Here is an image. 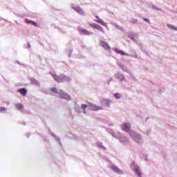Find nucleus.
I'll return each instance as SVG.
<instances>
[{"mask_svg": "<svg viewBox=\"0 0 177 177\" xmlns=\"http://www.w3.org/2000/svg\"><path fill=\"white\" fill-rule=\"evenodd\" d=\"M59 97L61 99H66V100H70L71 99V97L68 95V94L66 93H62L59 94Z\"/></svg>", "mask_w": 177, "mask_h": 177, "instance_id": "8", "label": "nucleus"}, {"mask_svg": "<svg viewBox=\"0 0 177 177\" xmlns=\"http://www.w3.org/2000/svg\"><path fill=\"white\" fill-rule=\"evenodd\" d=\"M50 91H51V92H53L54 93H57V88H51Z\"/></svg>", "mask_w": 177, "mask_h": 177, "instance_id": "22", "label": "nucleus"}, {"mask_svg": "<svg viewBox=\"0 0 177 177\" xmlns=\"http://www.w3.org/2000/svg\"><path fill=\"white\" fill-rule=\"evenodd\" d=\"M130 136L132 138H134V140H136V142H138V143H140V142L138 141V140H140V136L136 135V133L135 131H131Z\"/></svg>", "mask_w": 177, "mask_h": 177, "instance_id": "6", "label": "nucleus"}, {"mask_svg": "<svg viewBox=\"0 0 177 177\" xmlns=\"http://www.w3.org/2000/svg\"><path fill=\"white\" fill-rule=\"evenodd\" d=\"M145 21H146L147 23H149V24H150V19H147V18H144L143 19Z\"/></svg>", "mask_w": 177, "mask_h": 177, "instance_id": "24", "label": "nucleus"}, {"mask_svg": "<svg viewBox=\"0 0 177 177\" xmlns=\"http://www.w3.org/2000/svg\"><path fill=\"white\" fill-rule=\"evenodd\" d=\"M16 108L17 109V110H23V104H16Z\"/></svg>", "mask_w": 177, "mask_h": 177, "instance_id": "20", "label": "nucleus"}, {"mask_svg": "<svg viewBox=\"0 0 177 177\" xmlns=\"http://www.w3.org/2000/svg\"><path fill=\"white\" fill-rule=\"evenodd\" d=\"M78 30L80 31V34H82V35H91V32L82 28H78Z\"/></svg>", "mask_w": 177, "mask_h": 177, "instance_id": "7", "label": "nucleus"}, {"mask_svg": "<svg viewBox=\"0 0 177 177\" xmlns=\"http://www.w3.org/2000/svg\"><path fill=\"white\" fill-rule=\"evenodd\" d=\"M111 169H113L116 174H119V175H122L123 172L121 171V169H118L116 166L112 165L111 167Z\"/></svg>", "mask_w": 177, "mask_h": 177, "instance_id": "10", "label": "nucleus"}, {"mask_svg": "<svg viewBox=\"0 0 177 177\" xmlns=\"http://www.w3.org/2000/svg\"><path fill=\"white\" fill-rule=\"evenodd\" d=\"M17 92L21 93V95H23V96H26V95H27V89L24 88L18 89Z\"/></svg>", "mask_w": 177, "mask_h": 177, "instance_id": "13", "label": "nucleus"}, {"mask_svg": "<svg viewBox=\"0 0 177 177\" xmlns=\"http://www.w3.org/2000/svg\"><path fill=\"white\" fill-rule=\"evenodd\" d=\"M114 96L116 99H121V94L120 93H115Z\"/></svg>", "mask_w": 177, "mask_h": 177, "instance_id": "21", "label": "nucleus"}, {"mask_svg": "<svg viewBox=\"0 0 177 177\" xmlns=\"http://www.w3.org/2000/svg\"><path fill=\"white\" fill-rule=\"evenodd\" d=\"M116 78H118V80H120V81H124V80L125 77L123 76L122 74H121V73H118V74L116 75Z\"/></svg>", "mask_w": 177, "mask_h": 177, "instance_id": "15", "label": "nucleus"}, {"mask_svg": "<svg viewBox=\"0 0 177 177\" xmlns=\"http://www.w3.org/2000/svg\"><path fill=\"white\" fill-rule=\"evenodd\" d=\"M134 172L135 174H136V175H138L139 177H142V175L140 174V171H139V169L136 168L134 169Z\"/></svg>", "mask_w": 177, "mask_h": 177, "instance_id": "19", "label": "nucleus"}, {"mask_svg": "<svg viewBox=\"0 0 177 177\" xmlns=\"http://www.w3.org/2000/svg\"><path fill=\"white\" fill-rule=\"evenodd\" d=\"M53 78H54V80L57 82H70V77L68 76H66L64 74H62L59 76L57 74L50 73Z\"/></svg>", "mask_w": 177, "mask_h": 177, "instance_id": "1", "label": "nucleus"}, {"mask_svg": "<svg viewBox=\"0 0 177 177\" xmlns=\"http://www.w3.org/2000/svg\"><path fill=\"white\" fill-rule=\"evenodd\" d=\"M131 23L136 24V23H138V19H131Z\"/></svg>", "mask_w": 177, "mask_h": 177, "instance_id": "23", "label": "nucleus"}, {"mask_svg": "<svg viewBox=\"0 0 177 177\" xmlns=\"http://www.w3.org/2000/svg\"><path fill=\"white\" fill-rule=\"evenodd\" d=\"M73 9H74V10L77 12V13H79V15H81L82 16H84V10H82V9H81V8L75 7V8H73Z\"/></svg>", "mask_w": 177, "mask_h": 177, "instance_id": "11", "label": "nucleus"}, {"mask_svg": "<svg viewBox=\"0 0 177 177\" xmlns=\"http://www.w3.org/2000/svg\"><path fill=\"white\" fill-rule=\"evenodd\" d=\"M168 28H170V30H174V31H177V28L171 25V24H167V25Z\"/></svg>", "mask_w": 177, "mask_h": 177, "instance_id": "18", "label": "nucleus"}, {"mask_svg": "<svg viewBox=\"0 0 177 177\" xmlns=\"http://www.w3.org/2000/svg\"><path fill=\"white\" fill-rule=\"evenodd\" d=\"M122 131H124L125 132H129L131 131V125L127 123H124L121 125Z\"/></svg>", "mask_w": 177, "mask_h": 177, "instance_id": "4", "label": "nucleus"}, {"mask_svg": "<svg viewBox=\"0 0 177 177\" xmlns=\"http://www.w3.org/2000/svg\"><path fill=\"white\" fill-rule=\"evenodd\" d=\"M95 18L97 19H95L94 21H95L96 23H99L100 24H101V26H106V23L104 21H103V20H102V19L99 18V16L95 15Z\"/></svg>", "mask_w": 177, "mask_h": 177, "instance_id": "9", "label": "nucleus"}, {"mask_svg": "<svg viewBox=\"0 0 177 177\" xmlns=\"http://www.w3.org/2000/svg\"><path fill=\"white\" fill-rule=\"evenodd\" d=\"M26 23H28V24H32V26H34L35 27H38V26L37 25V23L34 21H28L27 19H26Z\"/></svg>", "mask_w": 177, "mask_h": 177, "instance_id": "16", "label": "nucleus"}, {"mask_svg": "<svg viewBox=\"0 0 177 177\" xmlns=\"http://www.w3.org/2000/svg\"><path fill=\"white\" fill-rule=\"evenodd\" d=\"M115 52L119 55H122V56H127V53H125L123 50H118V48L115 49Z\"/></svg>", "mask_w": 177, "mask_h": 177, "instance_id": "14", "label": "nucleus"}, {"mask_svg": "<svg viewBox=\"0 0 177 177\" xmlns=\"http://www.w3.org/2000/svg\"><path fill=\"white\" fill-rule=\"evenodd\" d=\"M91 26L93 27V28H95L96 30H99L102 32H104V30H103V28H102V26H100V25L94 24Z\"/></svg>", "mask_w": 177, "mask_h": 177, "instance_id": "12", "label": "nucleus"}, {"mask_svg": "<svg viewBox=\"0 0 177 177\" xmlns=\"http://www.w3.org/2000/svg\"><path fill=\"white\" fill-rule=\"evenodd\" d=\"M88 107H90L91 110L93 111H99L100 110H103V107L96 105L95 104H89Z\"/></svg>", "mask_w": 177, "mask_h": 177, "instance_id": "2", "label": "nucleus"}, {"mask_svg": "<svg viewBox=\"0 0 177 177\" xmlns=\"http://www.w3.org/2000/svg\"><path fill=\"white\" fill-rule=\"evenodd\" d=\"M100 46L104 48V49H106V50H110V49H111L110 46H109V44H107V42H106L104 41H101L100 42Z\"/></svg>", "mask_w": 177, "mask_h": 177, "instance_id": "3", "label": "nucleus"}, {"mask_svg": "<svg viewBox=\"0 0 177 177\" xmlns=\"http://www.w3.org/2000/svg\"><path fill=\"white\" fill-rule=\"evenodd\" d=\"M100 103H101L102 106H105L106 107H110L111 101L106 100V99H102L100 100Z\"/></svg>", "mask_w": 177, "mask_h": 177, "instance_id": "5", "label": "nucleus"}, {"mask_svg": "<svg viewBox=\"0 0 177 177\" xmlns=\"http://www.w3.org/2000/svg\"><path fill=\"white\" fill-rule=\"evenodd\" d=\"M86 107H88V106L84 104H82L81 109L83 110L84 114H86V111L85 110Z\"/></svg>", "mask_w": 177, "mask_h": 177, "instance_id": "17", "label": "nucleus"}, {"mask_svg": "<svg viewBox=\"0 0 177 177\" xmlns=\"http://www.w3.org/2000/svg\"><path fill=\"white\" fill-rule=\"evenodd\" d=\"M0 110H1V111H6V108H5V107H0Z\"/></svg>", "mask_w": 177, "mask_h": 177, "instance_id": "25", "label": "nucleus"}]
</instances>
